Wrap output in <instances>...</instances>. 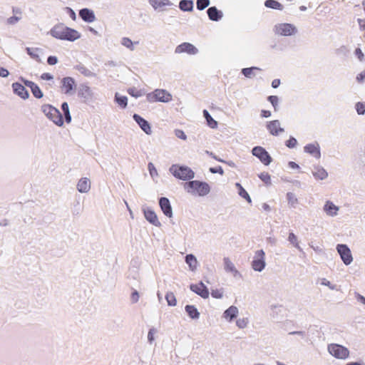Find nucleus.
Instances as JSON below:
<instances>
[{
    "label": "nucleus",
    "mask_w": 365,
    "mask_h": 365,
    "mask_svg": "<svg viewBox=\"0 0 365 365\" xmlns=\"http://www.w3.org/2000/svg\"><path fill=\"white\" fill-rule=\"evenodd\" d=\"M260 70L257 67L245 68L242 69V73L247 78H252L255 76L254 71Z\"/></svg>",
    "instance_id": "nucleus-36"
},
{
    "label": "nucleus",
    "mask_w": 365,
    "mask_h": 365,
    "mask_svg": "<svg viewBox=\"0 0 365 365\" xmlns=\"http://www.w3.org/2000/svg\"><path fill=\"white\" fill-rule=\"evenodd\" d=\"M185 312L192 319H198L200 317V312L194 305H186L185 307Z\"/></svg>",
    "instance_id": "nucleus-28"
},
{
    "label": "nucleus",
    "mask_w": 365,
    "mask_h": 365,
    "mask_svg": "<svg viewBox=\"0 0 365 365\" xmlns=\"http://www.w3.org/2000/svg\"><path fill=\"white\" fill-rule=\"evenodd\" d=\"M323 210L328 216L335 217L338 215L339 207L331 201L327 200L324 205Z\"/></svg>",
    "instance_id": "nucleus-21"
},
{
    "label": "nucleus",
    "mask_w": 365,
    "mask_h": 365,
    "mask_svg": "<svg viewBox=\"0 0 365 365\" xmlns=\"http://www.w3.org/2000/svg\"><path fill=\"white\" fill-rule=\"evenodd\" d=\"M203 115L205 118L206 119L207 123L208 126L211 128H215L217 126V122L215 120L209 112L207 110H203Z\"/></svg>",
    "instance_id": "nucleus-34"
},
{
    "label": "nucleus",
    "mask_w": 365,
    "mask_h": 365,
    "mask_svg": "<svg viewBox=\"0 0 365 365\" xmlns=\"http://www.w3.org/2000/svg\"><path fill=\"white\" fill-rule=\"evenodd\" d=\"M75 69L86 77H95L96 76L95 73L81 63L76 65Z\"/></svg>",
    "instance_id": "nucleus-29"
},
{
    "label": "nucleus",
    "mask_w": 365,
    "mask_h": 365,
    "mask_svg": "<svg viewBox=\"0 0 365 365\" xmlns=\"http://www.w3.org/2000/svg\"><path fill=\"white\" fill-rule=\"evenodd\" d=\"M157 329L154 327L149 329L148 333V341L149 344H152L155 341V335L157 334Z\"/></svg>",
    "instance_id": "nucleus-43"
},
{
    "label": "nucleus",
    "mask_w": 365,
    "mask_h": 365,
    "mask_svg": "<svg viewBox=\"0 0 365 365\" xmlns=\"http://www.w3.org/2000/svg\"><path fill=\"white\" fill-rule=\"evenodd\" d=\"M268 101L271 103L275 111L278 110L279 98L277 96H269Z\"/></svg>",
    "instance_id": "nucleus-44"
},
{
    "label": "nucleus",
    "mask_w": 365,
    "mask_h": 365,
    "mask_svg": "<svg viewBox=\"0 0 365 365\" xmlns=\"http://www.w3.org/2000/svg\"><path fill=\"white\" fill-rule=\"evenodd\" d=\"M142 210L147 221L155 227H159L161 226V223L158 220V216L153 210L148 207H143Z\"/></svg>",
    "instance_id": "nucleus-12"
},
{
    "label": "nucleus",
    "mask_w": 365,
    "mask_h": 365,
    "mask_svg": "<svg viewBox=\"0 0 365 365\" xmlns=\"http://www.w3.org/2000/svg\"><path fill=\"white\" fill-rule=\"evenodd\" d=\"M9 75V72L7 69L0 66V76L6 78Z\"/></svg>",
    "instance_id": "nucleus-62"
},
{
    "label": "nucleus",
    "mask_w": 365,
    "mask_h": 365,
    "mask_svg": "<svg viewBox=\"0 0 365 365\" xmlns=\"http://www.w3.org/2000/svg\"><path fill=\"white\" fill-rule=\"evenodd\" d=\"M149 2L155 9L173 5L170 0H149Z\"/></svg>",
    "instance_id": "nucleus-32"
},
{
    "label": "nucleus",
    "mask_w": 365,
    "mask_h": 365,
    "mask_svg": "<svg viewBox=\"0 0 365 365\" xmlns=\"http://www.w3.org/2000/svg\"><path fill=\"white\" fill-rule=\"evenodd\" d=\"M336 250L345 265H349L353 262V256L349 247L345 244H338Z\"/></svg>",
    "instance_id": "nucleus-8"
},
{
    "label": "nucleus",
    "mask_w": 365,
    "mask_h": 365,
    "mask_svg": "<svg viewBox=\"0 0 365 365\" xmlns=\"http://www.w3.org/2000/svg\"><path fill=\"white\" fill-rule=\"evenodd\" d=\"M264 5L266 7L274 9H279L282 10L283 6L279 3L278 1L275 0H267L264 2Z\"/></svg>",
    "instance_id": "nucleus-35"
},
{
    "label": "nucleus",
    "mask_w": 365,
    "mask_h": 365,
    "mask_svg": "<svg viewBox=\"0 0 365 365\" xmlns=\"http://www.w3.org/2000/svg\"><path fill=\"white\" fill-rule=\"evenodd\" d=\"M297 144V141L296 138L294 137H290L288 140L286 141L285 145L289 148H294Z\"/></svg>",
    "instance_id": "nucleus-53"
},
{
    "label": "nucleus",
    "mask_w": 365,
    "mask_h": 365,
    "mask_svg": "<svg viewBox=\"0 0 365 365\" xmlns=\"http://www.w3.org/2000/svg\"><path fill=\"white\" fill-rule=\"evenodd\" d=\"M50 34L58 39L74 41L81 38V34L63 24L55 25L51 30Z\"/></svg>",
    "instance_id": "nucleus-1"
},
{
    "label": "nucleus",
    "mask_w": 365,
    "mask_h": 365,
    "mask_svg": "<svg viewBox=\"0 0 365 365\" xmlns=\"http://www.w3.org/2000/svg\"><path fill=\"white\" fill-rule=\"evenodd\" d=\"M21 19V16H13L6 19V24L9 25H15Z\"/></svg>",
    "instance_id": "nucleus-48"
},
{
    "label": "nucleus",
    "mask_w": 365,
    "mask_h": 365,
    "mask_svg": "<svg viewBox=\"0 0 365 365\" xmlns=\"http://www.w3.org/2000/svg\"><path fill=\"white\" fill-rule=\"evenodd\" d=\"M355 297L358 302H359L365 305V297L364 296H362L359 293L356 292Z\"/></svg>",
    "instance_id": "nucleus-63"
},
{
    "label": "nucleus",
    "mask_w": 365,
    "mask_h": 365,
    "mask_svg": "<svg viewBox=\"0 0 365 365\" xmlns=\"http://www.w3.org/2000/svg\"><path fill=\"white\" fill-rule=\"evenodd\" d=\"M20 79L25 84V86L29 87L31 89L33 88V86H34L36 85V83H34L33 81L26 80L22 77Z\"/></svg>",
    "instance_id": "nucleus-60"
},
{
    "label": "nucleus",
    "mask_w": 365,
    "mask_h": 365,
    "mask_svg": "<svg viewBox=\"0 0 365 365\" xmlns=\"http://www.w3.org/2000/svg\"><path fill=\"white\" fill-rule=\"evenodd\" d=\"M249 323L248 318H240L236 321V325L240 329L245 328Z\"/></svg>",
    "instance_id": "nucleus-45"
},
{
    "label": "nucleus",
    "mask_w": 365,
    "mask_h": 365,
    "mask_svg": "<svg viewBox=\"0 0 365 365\" xmlns=\"http://www.w3.org/2000/svg\"><path fill=\"white\" fill-rule=\"evenodd\" d=\"M252 153L257 157L264 165H268L272 162V158L268 152L261 146H255L252 150Z\"/></svg>",
    "instance_id": "nucleus-10"
},
{
    "label": "nucleus",
    "mask_w": 365,
    "mask_h": 365,
    "mask_svg": "<svg viewBox=\"0 0 365 365\" xmlns=\"http://www.w3.org/2000/svg\"><path fill=\"white\" fill-rule=\"evenodd\" d=\"M179 8L183 11H192L193 10V1L181 0L179 3Z\"/></svg>",
    "instance_id": "nucleus-31"
},
{
    "label": "nucleus",
    "mask_w": 365,
    "mask_h": 365,
    "mask_svg": "<svg viewBox=\"0 0 365 365\" xmlns=\"http://www.w3.org/2000/svg\"><path fill=\"white\" fill-rule=\"evenodd\" d=\"M238 194L244 199H245L249 203L252 202V200L247 193V192L243 188V187H240V190H239Z\"/></svg>",
    "instance_id": "nucleus-49"
},
{
    "label": "nucleus",
    "mask_w": 365,
    "mask_h": 365,
    "mask_svg": "<svg viewBox=\"0 0 365 365\" xmlns=\"http://www.w3.org/2000/svg\"><path fill=\"white\" fill-rule=\"evenodd\" d=\"M210 172L213 173V174H215V173H219L220 175H223L224 174V171H223V169L222 168L221 166H218L217 168H210L209 169Z\"/></svg>",
    "instance_id": "nucleus-57"
},
{
    "label": "nucleus",
    "mask_w": 365,
    "mask_h": 365,
    "mask_svg": "<svg viewBox=\"0 0 365 365\" xmlns=\"http://www.w3.org/2000/svg\"><path fill=\"white\" fill-rule=\"evenodd\" d=\"M140 298L139 293L137 290H134L130 295V301L133 304H135L138 302Z\"/></svg>",
    "instance_id": "nucleus-55"
},
{
    "label": "nucleus",
    "mask_w": 365,
    "mask_h": 365,
    "mask_svg": "<svg viewBox=\"0 0 365 365\" xmlns=\"http://www.w3.org/2000/svg\"><path fill=\"white\" fill-rule=\"evenodd\" d=\"M175 135L177 138L185 140L187 139V135L184 133L183 130L180 129L175 130Z\"/></svg>",
    "instance_id": "nucleus-56"
},
{
    "label": "nucleus",
    "mask_w": 365,
    "mask_h": 365,
    "mask_svg": "<svg viewBox=\"0 0 365 365\" xmlns=\"http://www.w3.org/2000/svg\"><path fill=\"white\" fill-rule=\"evenodd\" d=\"M251 265L252 268L256 272H260L265 268V252L263 250L255 251Z\"/></svg>",
    "instance_id": "nucleus-7"
},
{
    "label": "nucleus",
    "mask_w": 365,
    "mask_h": 365,
    "mask_svg": "<svg viewBox=\"0 0 365 365\" xmlns=\"http://www.w3.org/2000/svg\"><path fill=\"white\" fill-rule=\"evenodd\" d=\"M78 95L80 98H83L85 102L91 101L93 97L91 88L86 83L79 85Z\"/></svg>",
    "instance_id": "nucleus-13"
},
{
    "label": "nucleus",
    "mask_w": 365,
    "mask_h": 365,
    "mask_svg": "<svg viewBox=\"0 0 365 365\" xmlns=\"http://www.w3.org/2000/svg\"><path fill=\"white\" fill-rule=\"evenodd\" d=\"M239 313L238 308L235 306H230L228 309H227L223 313V318H225L227 321L231 322L235 318L237 317Z\"/></svg>",
    "instance_id": "nucleus-26"
},
{
    "label": "nucleus",
    "mask_w": 365,
    "mask_h": 365,
    "mask_svg": "<svg viewBox=\"0 0 365 365\" xmlns=\"http://www.w3.org/2000/svg\"><path fill=\"white\" fill-rule=\"evenodd\" d=\"M148 168L150 175L152 178H155V177L158 176V171L153 163H148Z\"/></svg>",
    "instance_id": "nucleus-50"
},
{
    "label": "nucleus",
    "mask_w": 365,
    "mask_h": 365,
    "mask_svg": "<svg viewBox=\"0 0 365 365\" xmlns=\"http://www.w3.org/2000/svg\"><path fill=\"white\" fill-rule=\"evenodd\" d=\"M185 188L187 192L192 195H197L200 197H204L210 192V185L205 182L199 180H191L185 183Z\"/></svg>",
    "instance_id": "nucleus-2"
},
{
    "label": "nucleus",
    "mask_w": 365,
    "mask_h": 365,
    "mask_svg": "<svg viewBox=\"0 0 365 365\" xmlns=\"http://www.w3.org/2000/svg\"><path fill=\"white\" fill-rule=\"evenodd\" d=\"M224 269L226 272L232 273L234 277H241L242 275L240 272L236 269L235 264L229 257L223 258Z\"/></svg>",
    "instance_id": "nucleus-18"
},
{
    "label": "nucleus",
    "mask_w": 365,
    "mask_h": 365,
    "mask_svg": "<svg viewBox=\"0 0 365 365\" xmlns=\"http://www.w3.org/2000/svg\"><path fill=\"white\" fill-rule=\"evenodd\" d=\"M66 10L67 14L70 16V18L72 20L75 21L76 19V14L75 11L70 7H66Z\"/></svg>",
    "instance_id": "nucleus-58"
},
{
    "label": "nucleus",
    "mask_w": 365,
    "mask_h": 365,
    "mask_svg": "<svg viewBox=\"0 0 365 365\" xmlns=\"http://www.w3.org/2000/svg\"><path fill=\"white\" fill-rule=\"evenodd\" d=\"M207 13L209 19L213 21H220L222 16L223 14L221 11L218 10L215 6H211L207 10Z\"/></svg>",
    "instance_id": "nucleus-25"
},
{
    "label": "nucleus",
    "mask_w": 365,
    "mask_h": 365,
    "mask_svg": "<svg viewBox=\"0 0 365 365\" xmlns=\"http://www.w3.org/2000/svg\"><path fill=\"white\" fill-rule=\"evenodd\" d=\"M133 120L138 124L140 128L147 134L150 135L152 133V129L150 123L143 118L138 114L135 113L133 115Z\"/></svg>",
    "instance_id": "nucleus-17"
},
{
    "label": "nucleus",
    "mask_w": 365,
    "mask_h": 365,
    "mask_svg": "<svg viewBox=\"0 0 365 365\" xmlns=\"http://www.w3.org/2000/svg\"><path fill=\"white\" fill-rule=\"evenodd\" d=\"M115 101L122 108H126L128 105V98L125 96H120L118 93L115 95Z\"/></svg>",
    "instance_id": "nucleus-33"
},
{
    "label": "nucleus",
    "mask_w": 365,
    "mask_h": 365,
    "mask_svg": "<svg viewBox=\"0 0 365 365\" xmlns=\"http://www.w3.org/2000/svg\"><path fill=\"white\" fill-rule=\"evenodd\" d=\"M288 241L299 251L302 250L299 245L297 237L293 232H289L288 236Z\"/></svg>",
    "instance_id": "nucleus-38"
},
{
    "label": "nucleus",
    "mask_w": 365,
    "mask_h": 365,
    "mask_svg": "<svg viewBox=\"0 0 365 365\" xmlns=\"http://www.w3.org/2000/svg\"><path fill=\"white\" fill-rule=\"evenodd\" d=\"M165 299L169 306L174 307L177 304L176 298L174 294L171 292H168L165 295Z\"/></svg>",
    "instance_id": "nucleus-39"
},
{
    "label": "nucleus",
    "mask_w": 365,
    "mask_h": 365,
    "mask_svg": "<svg viewBox=\"0 0 365 365\" xmlns=\"http://www.w3.org/2000/svg\"><path fill=\"white\" fill-rule=\"evenodd\" d=\"M356 109L359 115H363L365 113V103L358 102L356 104Z\"/></svg>",
    "instance_id": "nucleus-52"
},
{
    "label": "nucleus",
    "mask_w": 365,
    "mask_h": 365,
    "mask_svg": "<svg viewBox=\"0 0 365 365\" xmlns=\"http://www.w3.org/2000/svg\"><path fill=\"white\" fill-rule=\"evenodd\" d=\"M47 63L51 66L55 65L58 63V58L54 56H50L47 58Z\"/></svg>",
    "instance_id": "nucleus-59"
},
{
    "label": "nucleus",
    "mask_w": 365,
    "mask_h": 365,
    "mask_svg": "<svg viewBox=\"0 0 365 365\" xmlns=\"http://www.w3.org/2000/svg\"><path fill=\"white\" fill-rule=\"evenodd\" d=\"M355 297L358 302H359L365 305V297L364 296H362L359 293L356 292Z\"/></svg>",
    "instance_id": "nucleus-64"
},
{
    "label": "nucleus",
    "mask_w": 365,
    "mask_h": 365,
    "mask_svg": "<svg viewBox=\"0 0 365 365\" xmlns=\"http://www.w3.org/2000/svg\"><path fill=\"white\" fill-rule=\"evenodd\" d=\"M287 199L289 205H290L291 207H296L297 205L298 204V200L293 192H287Z\"/></svg>",
    "instance_id": "nucleus-37"
},
{
    "label": "nucleus",
    "mask_w": 365,
    "mask_h": 365,
    "mask_svg": "<svg viewBox=\"0 0 365 365\" xmlns=\"http://www.w3.org/2000/svg\"><path fill=\"white\" fill-rule=\"evenodd\" d=\"M41 111L45 115L53 121L56 125L61 126L63 124L62 115L60 111L51 105H43Z\"/></svg>",
    "instance_id": "nucleus-4"
},
{
    "label": "nucleus",
    "mask_w": 365,
    "mask_h": 365,
    "mask_svg": "<svg viewBox=\"0 0 365 365\" xmlns=\"http://www.w3.org/2000/svg\"><path fill=\"white\" fill-rule=\"evenodd\" d=\"M128 93L135 98L141 96V92L137 90L135 88H131L128 90Z\"/></svg>",
    "instance_id": "nucleus-54"
},
{
    "label": "nucleus",
    "mask_w": 365,
    "mask_h": 365,
    "mask_svg": "<svg viewBox=\"0 0 365 365\" xmlns=\"http://www.w3.org/2000/svg\"><path fill=\"white\" fill-rule=\"evenodd\" d=\"M76 82L72 77H64L61 80V91L63 93L71 95L74 93Z\"/></svg>",
    "instance_id": "nucleus-11"
},
{
    "label": "nucleus",
    "mask_w": 365,
    "mask_h": 365,
    "mask_svg": "<svg viewBox=\"0 0 365 365\" xmlns=\"http://www.w3.org/2000/svg\"><path fill=\"white\" fill-rule=\"evenodd\" d=\"M169 171L175 178L182 180H190L195 178L194 171L186 165L174 164L170 166Z\"/></svg>",
    "instance_id": "nucleus-3"
},
{
    "label": "nucleus",
    "mask_w": 365,
    "mask_h": 365,
    "mask_svg": "<svg viewBox=\"0 0 365 365\" xmlns=\"http://www.w3.org/2000/svg\"><path fill=\"white\" fill-rule=\"evenodd\" d=\"M26 51H27V53L34 59H36L37 61L39 60V56L38 54L36 53L37 52V48H26Z\"/></svg>",
    "instance_id": "nucleus-47"
},
{
    "label": "nucleus",
    "mask_w": 365,
    "mask_h": 365,
    "mask_svg": "<svg viewBox=\"0 0 365 365\" xmlns=\"http://www.w3.org/2000/svg\"><path fill=\"white\" fill-rule=\"evenodd\" d=\"M321 284L324 286L328 287L331 290L336 289V285L332 284L329 280H327L326 278L321 279Z\"/></svg>",
    "instance_id": "nucleus-51"
},
{
    "label": "nucleus",
    "mask_w": 365,
    "mask_h": 365,
    "mask_svg": "<svg viewBox=\"0 0 365 365\" xmlns=\"http://www.w3.org/2000/svg\"><path fill=\"white\" fill-rule=\"evenodd\" d=\"M198 52L197 48L190 43H182L178 45L175 50V53H187L190 55L197 54Z\"/></svg>",
    "instance_id": "nucleus-14"
},
{
    "label": "nucleus",
    "mask_w": 365,
    "mask_h": 365,
    "mask_svg": "<svg viewBox=\"0 0 365 365\" xmlns=\"http://www.w3.org/2000/svg\"><path fill=\"white\" fill-rule=\"evenodd\" d=\"M328 352L338 359H346L349 356V349L339 344H330L327 346Z\"/></svg>",
    "instance_id": "nucleus-6"
},
{
    "label": "nucleus",
    "mask_w": 365,
    "mask_h": 365,
    "mask_svg": "<svg viewBox=\"0 0 365 365\" xmlns=\"http://www.w3.org/2000/svg\"><path fill=\"white\" fill-rule=\"evenodd\" d=\"M12 88L14 93L23 99H27L29 97V93L25 87L19 83H12Z\"/></svg>",
    "instance_id": "nucleus-20"
},
{
    "label": "nucleus",
    "mask_w": 365,
    "mask_h": 365,
    "mask_svg": "<svg viewBox=\"0 0 365 365\" xmlns=\"http://www.w3.org/2000/svg\"><path fill=\"white\" fill-rule=\"evenodd\" d=\"M304 152L312 155L317 159H319L321 157L320 147L319 145L316 143L307 144L304 148Z\"/></svg>",
    "instance_id": "nucleus-22"
},
{
    "label": "nucleus",
    "mask_w": 365,
    "mask_h": 365,
    "mask_svg": "<svg viewBox=\"0 0 365 365\" xmlns=\"http://www.w3.org/2000/svg\"><path fill=\"white\" fill-rule=\"evenodd\" d=\"M77 190L79 192L86 193L91 189V182L88 178H81L77 183Z\"/></svg>",
    "instance_id": "nucleus-24"
},
{
    "label": "nucleus",
    "mask_w": 365,
    "mask_h": 365,
    "mask_svg": "<svg viewBox=\"0 0 365 365\" xmlns=\"http://www.w3.org/2000/svg\"><path fill=\"white\" fill-rule=\"evenodd\" d=\"M312 175L317 180H324L328 177L327 170L321 166H314L312 170Z\"/></svg>",
    "instance_id": "nucleus-27"
},
{
    "label": "nucleus",
    "mask_w": 365,
    "mask_h": 365,
    "mask_svg": "<svg viewBox=\"0 0 365 365\" xmlns=\"http://www.w3.org/2000/svg\"><path fill=\"white\" fill-rule=\"evenodd\" d=\"M146 99L150 103L163 102L168 103L172 100L171 94L164 89H155L146 96Z\"/></svg>",
    "instance_id": "nucleus-5"
},
{
    "label": "nucleus",
    "mask_w": 365,
    "mask_h": 365,
    "mask_svg": "<svg viewBox=\"0 0 365 365\" xmlns=\"http://www.w3.org/2000/svg\"><path fill=\"white\" fill-rule=\"evenodd\" d=\"M190 289L203 299H207L209 297V291L207 287L200 282L198 284H192L190 286Z\"/></svg>",
    "instance_id": "nucleus-15"
},
{
    "label": "nucleus",
    "mask_w": 365,
    "mask_h": 365,
    "mask_svg": "<svg viewBox=\"0 0 365 365\" xmlns=\"http://www.w3.org/2000/svg\"><path fill=\"white\" fill-rule=\"evenodd\" d=\"M121 44L125 47L128 48V49H130V51H133L135 49L133 46L134 43L129 38H123L121 40Z\"/></svg>",
    "instance_id": "nucleus-40"
},
{
    "label": "nucleus",
    "mask_w": 365,
    "mask_h": 365,
    "mask_svg": "<svg viewBox=\"0 0 365 365\" xmlns=\"http://www.w3.org/2000/svg\"><path fill=\"white\" fill-rule=\"evenodd\" d=\"M79 16L87 23H91L96 20L94 12L87 8L82 9L79 11Z\"/></svg>",
    "instance_id": "nucleus-23"
},
{
    "label": "nucleus",
    "mask_w": 365,
    "mask_h": 365,
    "mask_svg": "<svg viewBox=\"0 0 365 365\" xmlns=\"http://www.w3.org/2000/svg\"><path fill=\"white\" fill-rule=\"evenodd\" d=\"M267 129L272 135H278L280 133L284 131L283 128L280 126V122L278 120L269 121L267 123Z\"/></svg>",
    "instance_id": "nucleus-19"
},
{
    "label": "nucleus",
    "mask_w": 365,
    "mask_h": 365,
    "mask_svg": "<svg viewBox=\"0 0 365 365\" xmlns=\"http://www.w3.org/2000/svg\"><path fill=\"white\" fill-rule=\"evenodd\" d=\"M274 32L280 36H288L297 32V28L291 24H279L274 26Z\"/></svg>",
    "instance_id": "nucleus-9"
},
{
    "label": "nucleus",
    "mask_w": 365,
    "mask_h": 365,
    "mask_svg": "<svg viewBox=\"0 0 365 365\" xmlns=\"http://www.w3.org/2000/svg\"><path fill=\"white\" fill-rule=\"evenodd\" d=\"M210 0H197V9L200 11L204 10L210 5Z\"/></svg>",
    "instance_id": "nucleus-41"
},
{
    "label": "nucleus",
    "mask_w": 365,
    "mask_h": 365,
    "mask_svg": "<svg viewBox=\"0 0 365 365\" xmlns=\"http://www.w3.org/2000/svg\"><path fill=\"white\" fill-rule=\"evenodd\" d=\"M159 205L163 214L169 217H173V209L168 198L162 197L159 199Z\"/></svg>",
    "instance_id": "nucleus-16"
},
{
    "label": "nucleus",
    "mask_w": 365,
    "mask_h": 365,
    "mask_svg": "<svg viewBox=\"0 0 365 365\" xmlns=\"http://www.w3.org/2000/svg\"><path fill=\"white\" fill-rule=\"evenodd\" d=\"M185 262L188 264L190 270L194 271L196 269L197 266V261L196 257L193 255H187L185 256Z\"/></svg>",
    "instance_id": "nucleus-30"
},
{
    "label": "nucleus",
    "mask_w": 365,
    "mask_h": 365,
    "mask_svg": "<svg viewBox=\"0 0 365 365\" xmlns=\"http://www.w3.org/2000/svg\"><path fill=\"white\" fill-rule=\"evenodd\" d=\"M31 93L36 98H41L43 97V93L41 90L40 89L39 86L36 84L33 88L31 89Z\"/></svg>",
    "instance_id": "nucleus-42"
},
{
    "label": "nucleus",
    "mask_w": 365,
    "mask_h": 365,
    "mask_svg": "<svg viewBox=\"0 0 365 365\" xmlns=\"http://www.w3.org/2000/svg\"><path fill=\"white\" fill-rule=\"evenodd\" d=\"M259 178L267 185L271 184V177L267 173H261Z\"/></svg>",
    "instance_id": "nucleus-46"
},
{
    "label": "nucleus",
    "mask_w": 365,
    "mask_h": 365,
    "mask_svg": "<svg viewBox=\"0 0 365 365\" xmlns=\"http://www.w3.org/2000/svg\"><path fill=\"white\" fill-rule=\"evenodd\" d=\"M356 81L359 83H362L365 81V70L357 75Z\"/></svg>",
    "instance_id": "nucleus-61"
}]
</instances>
